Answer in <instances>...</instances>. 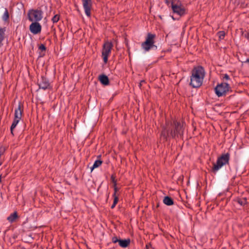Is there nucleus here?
I'll list each match as a JSON object with an SVG mask.
<instances>
[{
    "mask_svg": "<svg viewBox=\"0 0 249 249\" xmlns=\"http://www.w3.org/2000/svg\"><path fill=\"white\" fill-rule=\"evenodd\" d=\"M9 14L8 10L6 8H5V11L4 14L2 16V20L5 22H7L9 20Z\"/></svg>",
    "mask_w": 249,
    "mask_h": 249,
    "instance_id": "17",
    "label": "nucleus"
},
{
    "mask_svg": "<svg viewBox=\"0 0 249 249\" xmlns=\"http://www.w3.org/2000/svg\"><path fill=\"white\" fill-rule=\"evenodd\" d=\"M155 35L154 34H148L146 38V40L142 44V47L145 52L149 51L151 49L155 47L154 45V38Z\"/></svg>",
    "mask_w": 249,
    "mask_h": 249,
    "instance_id": "5",
    "label": "nucleus"
},
{
    "mask_svg": "<svg viewBox=\"0 0 249 249\" xmlns=\"http://www.w3.org/2000/svg\"><path fill=\"white\" fill-rule=\"evenodd\" d=\"M229 85L226 83L223 82L217 85L215 88V94L218 96L220 97L224 94L229 90Z\"/></svg>",
    "mask_w": 249,
    "mask_h": 249,
    "instance_id": "7",
    "label": "nucleus"
},
{
    "mask_svg": "<svg viewBox=\"0 0 249 249\" xmlns=\"http://www.w3.org/2000/svg\"><path fill=\"white\" fill-rule=\"evenodd\" d=\"M183 133V124L177 122H174L173 124L168 122L166 123V126L162 131L161 136L164 139H167L169 138L181 136Z\"/></svg>",
    "mask_w": 249,
    "mask_h": 249,
    "instance_id": "1",
    "label": "nucleus"
},
{
    "mask_svg": "<svg viewBox=\"0 0 249 249\" xmlns=\"http://www.w3.org/2000/svg\"><path fill=\"white\" fill-rule=\"evenodd\" d=\"M205 75V72L203 67H195L192 71L190 85L195 88L200 87L203 83Z\"/></svg>",
    "mask_w": 249,
    "mask_h": 249,
    "instance_id": "2",
    "label": "nucleus"
},
{
    "mask_svg": "<svg viewBox=\"0 0 249 249\" xmlns=\"http://www.w3.org/2000/svg\"><path fill=\"white\" fill-rule=\"evenodd\" d=\"M102 163V161L101 160H97L94 161V168L100 166Z\"/></svg>",
    "mask_w": 249,
    "mask_h": 249,
    "instance_id": "22",
    "label": "nucleus"
},
{
    "mask_svg": "<svg viewBox=\"0 0 249 249\" xmlns=\"http://www.w3.org/2000/svg\"><path fill=\"white\" fill-rule=\"evenodd\" d=\"M1 164H1V161H0V166Z\"/></svg>",
    "mask_w": 249,
    "mask_h": 249,
    "instance_id": "33",
    "label": "nucleus"
},
{
    "mask_svg": "<svg viewBox=\"0 0 249 249\" xmlns=\"http://www.w3.org/2000/svg\"><path fill=\"white\" fill-rule=\"evenodd\" d=\"M98 80L100 83L104 86H107L109 84L108 78L105 74H101L99 75L98 77Z\"/></svg>",
    "mask_w": 249,
    "mask_h": 249,
    "instance_id": "13",
    "label": "nucleus"
},
{
    "mask_svg": "<svg viewBox=\"0 0 249 249\" xmlns=\"http://www.w3.org/2000/svg\"><path fill=\"white\" fill-rule=\"evenodd\" d=\"M217 36L220 39H223L225 36L224 31H220L217 33Z\"/></svg>",
    "mask_w": 249,
    "mask_h": 249,
    "instance_id": "21",
    "label": "nucleus"
},
{
    "mask_svg": "<svg viewBox=\"0 0 249 249\" xmlns=\"http://www.w3.org/2000/svg\"><path fill=\"white\" fill-rule=\"evenodd\" d=\"M239 202L241 204V205H243L246 202V199H244L243 201H239Z\"/></svg>",
    "mask_w": 249,
    "mask_h": 249,
    "instance_id": "29",
    "label": "nucleus"
},
{
    "mask_svg": "<svg viewBox=\"0 0 249 249\" xmlns=\"http://www.w3.org/2000/svg\"><path fill=\"white\" fill-rule=\"evenodd\" d=\"M130 244L129 239L119 240V244L122 248L127 247Z\"/></svg>",
    "mask_w": 249,
    "mask_h": 249,
    "instance_id": "15",
    "label": "nucleus"
},
{
    "mask_svg": "<svg viewBox=\"0 0 249 249\" xmlns=\"http://www.w3.org/2000/svg\"><path fill=\"white\" fill-rule=\"evenodd\" d=\"M18 213L16 212L14 213L11 214L7 218V220L10 223H13L16 221V219L18 218Z\"/></svg>",
    "mask_w": 249,
    "mask_h": 249,
    "instance_id": "14",
    "label": "nucleus"
},
{
    "mask_svg": "<svg viewBox=\"0 0 249 249\" xmlns=\"http://www.w3.org/2000/svg\"><path fill=\"white\" fill-rule=\"evenodd\" d=\"M89 167L90 169L91 172H92L93 170V169H94L93 164L91 165V164L89 163Z\"/></svg>",
    "mask_w": 249,
    "mask_h": 249,
    "instance_id": "28",
    "label": "nucleus"
},
{
    "mask_svg": "<svg viewBox=\"0 0 249 249\" xmlns=\"http://www.w3.org/2000/svg\"><path fill=\"white\" fill-rule=\"evenodd\" d=\"M41 25L38 22H33L29 27L30 32L34 35H36L41 32Z\"/></svg>",
    "mask_w": 249,
    "mask_h": 249,
    "instance_id": "9",
    "label": "nucleus"
},
{
    "mask_svg": "<svg viewBox=\"0 0 249 249\" xmlns=\"http://www.w3.org/2000/svg\"><path fill=\"white\" fill-rule=\"evenodd\" d=\"M60 16L59 15H54L52 19L53 23H56L59 20Z\"/></svg>",
    "mask_w": 249,
    "mask_h": 249,
    "instance_id": "20",
    "label": "nucleus"
},
{
    "mask_svg": "<svg viewBox=\"0 0 249 249\" xmlns=\"http://www.w3.org/2000/svg\"><path fill=\"white\" fill-rule=\"evenodd\" d=\"M5 151V148L4 147L0 146V155L2 156L4 153Z\"/></svg>",
    "mask_w": 249,
    "mask_h": 249,
    "instance_id": "24",
    "label": "nucleus"
},
{
    "mask_svg": "<svg viewBox=\"0 0 249 249\" xmlns=\"http://www.w3.org/2000/svg\"><path fill=\"white\" fill-rule=\"evenodd\" d=\"M2 156L0 155V161L1 162V164H2V162H3V160L2 159Z\"/></svg>",
    "mask_w": 249,
    "mask_h": 249,
    "instance_id": "30",
    "label": "nucleus"
},
{
    "mask_svg": "<svg viewBox=\"0 0 249 249\" xmlns=\"http://www.w3.org/2000/svg\"><path fill=\"white\" fill-rule=\"evenodd\" d=\"M120 239H118L117 237H114L113 238H112V242L114 243H117V242H118L119 243V241Z\"/></svg>",
    "mask_w": 249,
    "mask_h": 249,
    "instance_id": "26",
    "label": "nucleus"
},
{
    "mask_svg": "<svg viewBox=\"0 0 249 249\" xmlns=\"http://www.w3.org/2000/svg\"><path fill=\"white\" fill-rule=\"evenodd\" d=\"M245 63H249V58H248L246 59V60L245 61Z\"/></svg>",
    "mask_w": 249,
    "mask_h": 249,
    "instance_id": "31",
    "label": "nucleus"
},
{
    "mask_svg": "<svg viewBox=\"0 0 249 249\" xmlns=\"http://www.w3.org/2000/svg\"><path fill=\"white\" fill-rule=\"evenodd\" d=\"M39 86L40 89H46L50 86L48 80L44 77L42 76L41 81L39 82Z\"/></svg>",
    "mask_w": 249,
    "mask_h": 249,
    "instance_id": "12",
    "label": "nucleus"
},
{
    "mask_svg": "<svg viewBox=\"0 0 249 249\" xmlns=\"http://www.w3.org/2000/svg\"><path fill=\"white\" fill-rule=\"evenodd\" d=\"M4 28H0V43H1L4 39Z\"/></svg>",
    "mask_w": 249,
    "mask_h": 249,
    "instance_id": "19",
    "label": "nucleus"
},
{
    "mask_svg": "<svg viewBox=\"0 0 249 249\" xmlns=\"http://www.w3.org/2000/svg\"><path fill=\"white\" fill-rule=\"evenodd\" d=\"M23 111V105L21 103H19L18 107L15 110L14 118L20 120Z\"/></svg>",
    "mask_w": 249,
    "mask_h": 249,
    "instance_id": "11",
    "label": "nucleus"
},
{
    "mask_svg": "<svg viewBox=\"0 0 249 249\" xmlns=\"http://www.w3.org/2000/svg\"><path fill=\"white\" fill-rule=\"evenodd\" d=\"M163 202L167 206H171L174 203L173 199L168 196H166L164 198Z\"/></svg>",
    "mask_w": 249,
    "mask_h": 249,
    "instance_id": "16",
    "label": "nucleus"
},
{
    "mask_svg": "<svg viewBox=\"0 0 249 249\" xmlns=\"http://www.w3.org/2000/svg\"><path fill=\"white\" fill-rule=\"evenodd\" d=\"M19 120H19V119H16L14 118V120L13 122V123H12V124L11 126V128H10L11 132L12 134H13L14 129L16 127L18 123Z\"/></svg>",
    "mask_w": 249,
    "mask_h": 249,
    "instance_id": "18",
    "label": "nucleus"
},
{
    "mask_svg": "<svg viewBox=\"0 0 249 249\" xmlns=\"http://www.w3.org/2000/svg\"><path fill=\"white\" fill-rule=\"evenodd\" d=\"M112 47L113 44L111 42L107 41L103 45L102 56L105 63H107L108 61V57L111 53Z\"/></svg>",
    "mask_w": 249,
    "mask_h": 249,
    "instance_id": "6",
    "label": "nucleus"
},
{
    "mask_svg": "<svg viewBox=\"0 0 249 249\" xmlns=\"http://www.w3.org/2000/svg\"><path fill=\"white\" fill-rule=\"evenodd\" d=\"M171 6L174 13L180 16L185 14V9L180 3H175L174 2H172Z\"/></svg>",
    "mask_w": 249,
    "mask_h": 249,
    "instance_id": "8",
    "label": "nucleus"
},
{
    "mask_svg": "<svg viewBox=\"0 0 249 249\" xmlns=\"http://www.w3.org/2000/svg\"><path fill=\"white\" fill-rule=\"evenodd\" d=\"M43 12L40 9H31L29 10L27 16L28 19L32 22H38L43 18Z\"/></svg>",
    "mask_w": 249,
    "mask_h": 249,
    "instance_id": "4",
    "label": "nucleus"
},
{
    "mask_svg": "<svg viewBox=\"0 0 249 249\" xmlns=\"http://www.w3.org/2000/svg\"><path fill=\"white\" fill-rule=\"evenodd\" d=\"M223 79H226V80H229V79H230V77L228 74H225L224 75Z\"/></svg>",
    "mask_w": 249,
    "mask_h": 249,
    "instance_id": "27",
    "label": "nucleus"
},
{
    "mask_svg": "<svg viewBox=\"0 0 249 249\" xmlns=\"http://www.w3.org/2000/svg\"><path fill=\"white\" fill-rule=\"evenodd\" d=\"M117 202H118V198L117 197H115L114 199L113 203L111 205V208L112 209L114 208L115 207V206H116V204L117 203Z\"/></svg>",
    "mask_w": 249,
    "mask_h": 249,
    "instance_id": "23",
    "label": "nucleus"
},
{
    "mask_svg": "<svg viewBox=\"0 0 249 249\" xmlns=\"http://www.w3.org/2000/svg\"><path fill=\"white\" fill-rule=\"evenodd\" d=\"M43 55H44V53H43V54H40V56H42Z\"/></svg>",
    "mask_w": 249,
    "mask_h": 249,
    "instance_id": "32",
    "label": "nucleus"
},
{
    "mask_svg": "<svg viewBox=\"0 0 249 249\" xmlns=\"http://www.w3.org/2000/svg\"><path fill=\"white\" fill-rule=\"evenodd\" d=\"M83 7L86 15L90 17L91 8V0H82Z\"/></svg>",
    "mask_w": 249,
    "mask_h": 249,
    "instance_id": "10",
    "label": "nucleus"
},
{
    "mask_svg": "<svg viewBox=\"0 0 249 249\" xmlns=\"http://www.w3.org/2000/svg\"><path fill=\"white\" fill-rule=\"evenodd\" d=\"M39 50L42 51H46V47L45 46V45L44 44H41L39 46Z\"/></svg>",
    "mask_w": 249,
    "mask_h": 249,
    "instance_id": "25",
    "label": "nucleus"
},
{
    "mask_svg": "<svg viewBox=\"0 0 249 249\" xmlns=\"http://www.w3.org/2000/svg\"><path fill=\"white\" fill-rule=\"evenodd\" d=\"M230 160V154L227 153L221 155L217 158L216 162L213 164V170L214 171H217L225 165L229 163Z\"/></svg>",
    "mask_w": 249,
    "mask_h": 249,
    "instance_id": "3",
    "label": "nucleus"
}]
</instances>
